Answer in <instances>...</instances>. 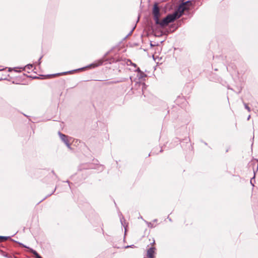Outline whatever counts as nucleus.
Returning a JSON list of instances; mask_svg holds the SVG:
<instances>
[{
    "instance_id": "1",
    "label": "nucleus",
    "mask_w": 258,
    "mask_h": 258,
    "mask_svg": "<svg viewBox=\"0 0 258 258\" xmlns=\"http://www.w3.org/2000/svg\"><path fill=\"white\" fill-rule=\"evenodd\" d=\"M176 18V14L169 15L166 18L163 19L161 22L160 25L165 26L168 25L169 23L174 21Z\"/></svg>"
},
{
    "instance_id": "2",
    "label": "nucleus",
    "mask_w": 258,
    "mask_h": 258,
    "mask_svg": "<svg viewBox=\"0 0 258 258\" xmlns=\"http://www.w3.org/2000/svg\"><path fill=\"white\" fill-rule=\"evenodd\" d=\"M149 240L152 242V243H151L152 247L151 248H150L149 249H148L147 255L149 258H154V254L155 252V248L154 247H153V245L155 243V240L153 238H152V239H150Z\"/></svg>"
},
{
    "instance_id": "3",
    "label": "nucleus",
    "mask_w": 258,
    "mask_h": 258,
    "mask_svg": "<svg viewBox=\"0 0 258 258\" xmlns=\"http://www.w3.org/2000/svg\"><path fill=\"white\" fill-rule=\"evenodd\" d=\"M153 14L154 15V19L157 23H159V18L160 17V10L158 7L157 4H155L154 5L153 10Z\"/></svg>"
},
{
    "instance_id": "4",
    "label": "nucleus",
    "mask_w": 258,
    "mask_h": 258,
    "mask_svg": "<svg viewBox=\"0 0 258 258\" xmlns=\"http://www.w3.org/2000/svg\"><path fill=\"white\" fill-rule=\"evenodd\" d=\"M59 137L60 139L64 142V143L67 145V146L70 148V140L69 138L66 136L64 134H62L61 133H59Z\"/></svg>"
},
{
    "instance_id": "5",
    "label": "nucleus",
    "mask_w": 258,
    "mask_h": 258,
    "mask_svg": "<svg viewBox=\"0 0 258 258\" xmlns=\"http://www.w3.org/2000/svg\"><path fill=\"white\" fill-rule=\"evenodd\" d=\"M30 251L35 256L36 258H42L37 252L36 251L30 249Z\"/></svg>"
},
{
    "instance_id": "6",
    "label": "nucleus",
    "mask_w": 258,
    "mask_h": 258,
    "mask_svg": "<svg viewBox=\"0 0 258 258\" xmlns=\"http://www.w3.org/2000/svg\"><path fill=\"white\" fill-rule=\"evenodd\" d=\"M7 239V237L0 236V242L6 241Z\"/></svg>"
},
{
    "instance_id": "7",
    "label": "nucleus",
    "mask_w": 258,
    "mask_h": 258,
    "mask_svg": "<svg viewBox=\"0 0 258 258\" xmlns=\"http://www.w3.org/2000/svg\"><path fill=\"white\" fill-rule=\"evenodd\" d=\"M186 3L183 4L182 6H180V9H182V11H183L186 9Z\"/></svg>"
},
{
    "instance_id": "8",
    "label": "nucleus",
    "mask_w": 258,
    "mask_h": 258,
    "mask_svg": "<svg viewBox=\"0 0 258 258\" xmlns=\"http://www.w3.org/2000/svg\"><path fill=\"white\" fill-rule=\"evenodd\" d=\"M245 108L248 110V111H250V108L247 105H245Z\"/></svg>"
}]
</instances>
